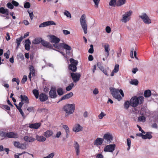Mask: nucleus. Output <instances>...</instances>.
<instances>
[{
  "mask_svg": "<svg viewBox=\"0 0 158 158\" xmlns=\"http://www.w3.org/2000/svg\"><path fill=\"white\" fill-rule=\"evenodd\" d=\"M110 90L111 94L113 97L115 99H117L119 101L121 100L122 99V98L119 94V93H120L123 97L124 96L123 92L121 89H120L119 90L118 89L110 87Z\"/></svg>",
  "mask_w": 158,
  "mask_h": 158,
  "instance_id": "obj_1",
  "label": "nucleus"
},
{
  "mask_svg": "<svg viewBox=\"0 0 158 158\" xmlns=\"http://www.w3.org/2000/svg\"><path fill=\"white\" fill-rule=\"evenodd\" d=\"M144 101L143 96H135L132 98L130 100V105L133 107H137L138 105L143 103Z\"/></svg>",
  "mask_w": 158,
  "mask_h": 158,
  "instance_id": "obj_2",
  "label": "nucleus"
},
{
  "mask_svg": "<svg viewBox=\"0 0 158 158\" xmlns=\"http://www.w3.org/2000/svg\"><path fill=\"white\" fill-rule=\"evenodd\" d=\"M75 105L74 104H66L64 106L63 110L65 112V116L72 114L74 112Z\"/></svg>",
  "mask_w": 158,
  "mask_h": 158,
  "instance_id": "obj_3",
  "label": "nucleus"
},
{
  "mask_svg": "<svg viewBox=\"0 0 158 158\" xmlns=\"http://www.w3.org/2000/svg\"><path fill=\"white\" fill-rule=\"evenodd\" d=\"M80 22L81 26L83 29L85 34L87 33V25L86 20V15L85 14L82 15L80 19Z\"/></svg>",
  "mask_w": 158,
  "mask_h": 158,
  "instance_id": "obj_4",
  "label": "nucleus"
},
{
  "mask_svg": "<svg viewBox=\"0 0 158 158\" xmlns=\"http://www.w3.org/2000/svg\"><path fill=\"white\" fill-rule=\"evenodd\" d=\"M69 61L71 64L69 66V69L73 72H76L77 69V66L78 63V61L75 60L73 58H70L69 59Z\"/></svg>",
  "mask_w": 158,
  "mask_h": 158,
  "instance_id": "obj_5",
  "label": "nucleus"
},
{
  "mask_svg": "<svg viewBox=\"0 0 158 158\" xmlns=\"http://www.w3.org/2000/svg\"><path fill=\"white\" fill-rule=\"evenodd\" d=\"M53 46L57 49H60L61 48H63L69 51H70L71 50V47L65 43H56L53 44Z\"/></svg>",
  "mask_w": 158,
  "mask_h": 158,
  "instance_id": "obj_6",
  "label": "nucleus"
},
{
  "mask_svg": "<svg viewBox=\"0 0 158 158\" xmlns=\"http://www.w3.org/2000/svg\"><path fill=\"white\" fill-rule=\"evenodd\" d=\"M132 11L129 10L126 12L122 15V19L121 21L124 23H126L131 19L130 16L131 15Z\"/></svg>",
  "mask_w": 158,
  "mask_h": 158,
  "instance_id": "obj_7",
  "label": "nucleus"
},
{
  "mask_svg": "<svg viewBox=\"0 0 158 158\" xmlns=\"http://www.w3.org/2000/svg\"><path fill=\"white\" fill-rule=\"evenodd\" d=\"M139 17L143 20V22L146 24H149L151 23V19L146 13H143Z\"/></svg>",
  "mask_w": 158,
  "mask_h": 158,
  "instance_id": "obj_8",
  "label": "nucleus"
},
{
  "mask_svg": "<svg viewBox=\"0 0 158 158\" xmlns=\"http://www.w3.org/2000/svg\"><path fill=\"white\" fill-rule=\"evenodd\" d=\"M116 145L114 144L108 145L105 147L104 151L105 152H113L115 150Z\"/></svg>",
  "mask_w": 158,
  "mask_h": 158,
  "instance_id": "obj_9",
  "label": "nucleus"
},
{
  "mask_svg": "<svg viewBox=\"0 0 158 158\" xmlns=\"http://www.w3.org/2000/svg\"><path fill=\"white\" fill-rule=\"evenodd\" d=\"M71 76L73 82L75 83L79 80L81 77L80 74L77 73H71Z\"/></svg>",
  "mask_w": 158,
  "mask_h": 158,
  "instance_id": "obj_10",
  "label": "nucleus"
},
{
  "mask_svg": "<svg viewBox=\"0 0 158 158\" xmlns=\"http://www.w3.org/2000/svg\"><path fill=\"white\" fill-rule=\"evenodd\" d=\"M49 37L50 41L52 43H58L60 40L59 38L54 35H49Z\"/></svg>",
  "mask_w": 158,
  "mask_h": 158,
  "instance_id": "obj_11",
  "label": "nucleus"
},
{
  "mask_svg": "<svg viewBox=\"0 0 158 158\" xmlns=\"http://www.w3.org/2000/svg\"><path fill=\"white\" fill-rule=\"evenodd\" d=\"M49 95L50 97L52 98H54L56 97L57 94L55 88H51V90L49 92Z\"/></svg>",
  "mask_w": 158,
  "mask_h": 158,
  "instance_id": "obj_12",
  "label": "nucleus"
},
{
  "mask_svg": "<svg viewBox=\"0 0 158 158\" xmlns=\"http://www.w3.org/2000/svg\"><path fill=\"white\" fill-rule=\"evenodd\" d=\"M73 146L76 151L77 156H79L80 153V145L77 142L75 141L74 142Z\"/></svg>",
  "mask_w": 158,
  "mask_h": 158,
  "instance_id": "obj_13",
  "label": "nucleus"
},
{
  "mask_svg": "<svg viewBox=\"0 0 158 158\" xmlns=\"http://www.w3.org/2000/svg\"><path fill=\"white\" fill-rule=\"evenodd\" d=\"M19 136L16 133L14 132H7V137L8 138L16 139L18 138Z\"/></svg>",
  "mask_w": 158,
  "mask_h": 158,
  "instance_id": "obj_14",
  "label": "nucleus"
},
{
  "mask_svg": "<svg viewBox=\"0 0 158 158\" xmlns=\"http://www.w3.org/2000/svg\"><path fill=\"white\" fill-rule=\"evenodd\" d=\"M82 130L83 127L78 124H75L73 129V131L76 132L81 131H82Z\"/></svg>",
  "mask_w": 158,
  "mask_h": 158,
  "instance_id": "obj_15",
  "label": "nucleus"
},
{
  "mask_svg": "<svg viewBox=\"0 0 158 158\" xmlns=\"http://www.w3.org/2000/svg\"><path fill=\"white\" fill-rule=\"evenodd\" d=\"M41 43L43 46L46 48H52V45L49 42L46 41L44 40H41Z\"/></svg>",
  "mask_w": 158,
  "mask_h": 158,
  "instance_id": "obj_16",
  "label": "nucleus"
},
{
  "mask_svg": "<svg viewBox=\"0 0 158 158\" xmlns=\"http://www.w3.org/2000/svg\"><path fill=\"white\" fill-rule=\"evenodd\" d=\"M104 138L107 141V143L108 144L111 143V141L113 139V137L110 134H105L104 136Z\"/></svg>",
  "mask_w": 158,
  "mask_h": 158,
  "instance_id": "obj_17",
  "label": "nucleus"
},
{
  "mask_svg": "<svg viewBox=\"0 0 158 158\" xmlns=\"http://www.w3.org/2000/svg\"><path fill=\"white\" fill-rule=\"evenodd\" d=\"M104 139L101 138H98L96 139L94 141V144L97 146H98L101 145Z\"/></svg>",
  "mask_w": 158,
  "mask_h": 158,
  "instance_id": "obj_18",
  "label": "nucleus"
},
{
  "mask_svg": "<svg viewBox=\"0 0 158 158\" xmlns=\"http://www.w3.org/2000/svg\"><path fill=\"white\" fill-rule=\"evenodd\" d=\"M73 95V94L72 92H71L67 94L64 96L62 97L59 100V101L58 102H60L63 100L68 99L71 97Z\"/></svg>",
  "mask_w": 158,
  "mask_h": 158,
  "instance_id": "obj_19",
  "label": "nucleus"
},
{
  "mask_svg": "<svg viewBox=\"0 0 158 158\" xmlns=\"http://www.w3.org/2000/svg\"><path fill=\"white\" fill-rule=\"evenodd\" d=\"M48 96L46 94L42 93L39 96V99L41 102H44L48 99Z\"/></svg>",
  "mask_w": 158,
  "mask_h": 158,
  "instance_id": "obj_20",
  "label": "nucleus"
},
{
  "mask_svg": "<svg viewBox=\"0 0 158 158\" xmlns=\"http://www.w3.org/2000/svg\"><path fill=\"white\" fill-rule=\"evenodd\" d=\"M41 125V123H32L29 124L28 127L31 129H38Z\"/></svg>",
  "mask_w": 158,
  "mask_h": 158,
  "instance_id": "obj_21",
  "label": "nucleus"
},
{
  "mask_svg": "<svg viewBox=\"0 0 158 158\" xmlns=\"http://www.w3.org/2000/svg\"><path fill=\"white\" fill-rule=\"evenodd\" d=\"M23 102L22 101L19 103L18 106L19 108H18V110H19V112H20V113L21 114L23 117L24 118L25 117L24 115V114L22 110L21 109V107L23 105Z\"/></svg>",
  "mask_w": 158,
  "mask_h": 158,
  "instance_id": "obj_22",
  "label": "nucleus"
},
{
  "mask_svg": "<svg viewBox=\"0 0 158 158\" xmlns=\"http://www.w3.org/2000/svg\"><path fill=\"white\" fill-rule=\"evenodd\" d=\"M24 140L27 142H32L35 140V139L32 137L27 136H25L24 137Z\"/></svg>",
  "mask_w": 158,
  "mask_h": 158,
  "instance_id": "obj_23",
  "label": "nucleus"
},
{
  "mask_svg": "<svg viewBox=\"0 0 158 158\" xmlns=\"http://www.w3.org/2000/svg\"><path fill=\"white\" fill-rule=\"evenodd\" d=\"M25 42V44L24 46L25 49L27 51H29L30 49L31 42L29 39L26 40Z\"/></svg>",
  "mask_w": 158,
  "mask_h": 158,
  "instance_id": "obj_24",
  "label": "nucleus"
},
{
  "mask_svg": "<svg viewBox=\"0 0 158 158\" xmlns=\"http://www.w3.org/2000/svg\"><path fill=\"white\" fill-rule=\"evenodd\" d=\"M36 139L39 142H44L46 140V138L43 135H37L35 137Z\"/></svg>",
  "mask_w": 158,
  "mask_h": 158,
  "instance_id": "obj_25",
  "label": "nucleus"
},
{
  "mask_svg": "<svg viewBox=\"0 0 158 158\" xmlns=\"http://www.w3.org/2000/svg\"><path fill=\"white\" fill-rule=\"evenodd\" d=\"M0 13L2 14H5L7 15L9 14V10L7 9H5L3 7L0 8Z\"/></svg>",
  "mask_w": 158,
  "mask_h": 158,
  "instance_id": "obj_26",
  "label": "nucleus"
},
{
  "mask_svg": "<svg viewBox=\"0 0 158 158\" xmlns=\"http://www.w3.org/2000/svg\"><path fill=\"white\" fill-rule=\"evenodd\" d=\"M53 134V132L52 131L48 130L44 132V135L45 137L48 138L51 136Z\"/></svg>",
  "mask_w": 158,
  "mask_h": 158,
  "instance_id": "obj_27",
  "label": "nucleus"
},
{
  "mask_svg": "<svg viewBox=\"0 0 158 158\" xmlns=\"http://www.w3.org/2000/svg\"><path fill=\"white\" fill-rule=\"evenodd\" d=\"M20 98L21 99L22 102L27 104L29 103L28 98L26 96L21 95Z\"/></svg>",
  "mask_w": 158,
  "mask_h": 158,
  "instance_id": "obj_28",
  "label": "nucleus"
},
{
  "mask_svg": "<svg viewBox=\"0 0 158 158\" xmlns=\"http://www.w3.org/2000/svg\"><path fill=\"white\" fill-rule=\"evenodd\" d=\"M126 0H118L116 2V6H119L125 4Z\"/></svg>",
  "mask_w": 158,
  "mask_h": 158,
  "instance_id": "obj_29",
  "label": "nucleus"
},
{
  "mask_svg": "<svg viewBox=\"0 0 158 158\" xmlns=\"http://www.w3.org/2000/svg\"><path fill=\"white\" fill-rule=\"evenodd\" d=\"M63 128L65 130V132L66 133V137L68 138L69 135V128L66 125H64L63 126Z\"/></svg>",
  "mask_w": 158,
  "mask_h": 158,
  "instance_id": "obj_30",
  "label": "nucleus"
},
{
  "mask_svg": "<svg viewBox=\"0 0 158 158\" xmlns=\"http://www.w3.org/2000/svg\"><path fill=\"white\" fill-rule=\"evenodd\" d=\"M151 95V92L149 90H146L144 92V96L145 98H148Z\"/></svg>",
  "mask_w": 158,
  "mask_h": 158,
  "instance_id": "obj_31",
  "label": "nucleus"
},
{
  "mask_svg": "<svg viewBox=\"0 0 158 158\" xmlns=\"http://www.w3.org/2000/svg\"><path fill=\"white\" fill-rule=\"evenodd\" d=\"M42 40L40 38H38L35 39L32 41V43L34 44H37L41 43V40Z\"/></svg>",
  "mask_w": 158,
  "mask_h": 158,
  "instance_id": "obj_32",
  "label": "nucleus"
},
{
  "mask_svg": "<svg viewBox=\"0 0 158 158\" xmlns=\"http://www.w3.org/2000/svg\"><path fill=\"white\" fill-rule=\"evenodd\" d=\"M109 45L107 44H105V45L104 46L105 51L107 53V57H108L109 55V52L110 51V49L109 48Z\"/></svg>",
  "mask_w": 158,
  "mask_h": 158,
  "instance_id": "obj_33",
  "label": "nucleus"
},
{
  "mask_svg": "<svg viewBox=\"0 0 158 158\" xmlns=\"http://www.w3.org/2000/svg\"><path fill=\"white\" fill-rule=\"evenodd\" d=\"M143 139H150L152 137V136L151 135L150 132H148L145 135H143Z\"/></svg>",
  "mask_w": 158,
  "mask_h": 158,
  "instance_id": "obj_34",
  "label": "nucleus"
},
{
  "mask_svg": "<svg viewBox=\"0 0 158 158\" xmlns=\"http://www.w3.org/2000/svg\"><path fill=\"white\" fill-rule=\"evenodd\" d=\"M130 83L131 85H137L138 84L139 81L137 79H132L130 81Z\"/></svg>",
  "mask_w": 158,
  "mask_h": 158,
  "instance_id": "obj_35",
  "label": "nucleus"
},
{
  "mask_svg": "<svg viewBox=\"0 0 158 158\" xmlns=\"http://www.w3.org/2000/svg\"><path fill=\"white\" fill-rule=\"evenodd\" d=\"M29 69L30 71V73H32L33 76L35 75V70L33 66L31 65H30L29 66Z\"/></svg>",
  "mask_w": 158,
  "mask_h": 158,
  "instance_id": "obj_36",
  "label": "nucleus"
},
{
  "mask_svg": "<svg viewBox=\"0 0 158 158\" xmlns=\"http://www.w3.org/2000/svg\"><path fill=\"white\" fill-rule=\"evenodd\" d=\"M116 0H111L109 3V5L110 6L115 7V6H116Z\"/></svg>",
  "mask_w": 158,
  "mask_h": 158,
  "instance_id": "obj_37",
  "label": "nucleus"
},
{
  "mask_svg": "<svg viewBox=\"0 0 158 158\" xmlns=\"http://www.w3.org/2000/svg\"><path fill=\"white\" fill-rule=\"evenodd\" d=\"M33 93L36 98H38L39 97V95L38 90L36 89H34L33 90Z\"/></svg>",
  "mask_w": 158,
  "mask_h": 158,
  "instance_id": "obj_38",
  "label": "nucleus"
},
{
  "mask_svg": "<svg viewBox=\"0 0 158 158\" xmlns=\"http://www.w3.org/2000/svg\"><path fill=\"white\" fill-rule=\"evenodd\" d=\"M74 86L73 83H72L66 88V90L67 91L70 90Z\"/></svg>",
  "mask_w": 158,
  "mask_h": 158,
  "instance_id": "obj_39",
  "label": "nucleus"
},
{
  "mask_svg": "<svg viewBox=\"0 0 158 158\" xmlns=\"http://www.w3.org/2000/svg\"><path fill=\"white\" fill-rule=\"evenodd\" d=\"M64 14L67 18L69 17L70 18H71L72 17L70 13L67 10H65L64 12Z\"/></svg>",
  "mask_w": 158,
  "mask_h": 158,
  "instance_id": "obj_40",
  "label": "nucleus"
},
{
  "mask_svg": "<svg viewBox=\"0 0 158 158\" xmlns=\"http://www.w3.org/2000/svg\"><path fill=\"white\" fill-rule=\"evenodd\" d=\"M138 121L139 122H144L146 121V118L144 116H139L138 118Z\"/></svg>",
  "mask_w": 158,
  "mask_h": 158,
  "instance_id": "obj_41",
  "label": "nucleus"
},
{
  "mask_svg": "<svg viewBox=\"0 0 158 158\" xmlns=\"http://www.w3.org/2000/svg\"><path fill=\"white\" fill-rule=\"evenodd\" d=\"M57 92L58 94L60 96L63 95L64 94L63 90L61 88H59L57 89Z\"/></svg>",
  "mask_w": 158,
  "mask_h": 158,
  "instance_id": "obj_42",
  "label": "nucleus"
},
{
  "mask_svg": "<svg viewBox=\"0 0 158 158\" xmlns=\"http://www.w3.org/2000/svg\"><path fill=\"white\" fill-rule=\"evenodd\" d=\"M106 114L103 112H101L98 115V118L99 119H102L104 116H106Z\"/></svg>",
  "mask_w": 158,
  "mask_h": 158,
  "instance_id": "obj_43",
  "label": "nucleus"
},
{
  "mask_svg": "<svg viewBox=\"0 0 158 158\" xmlns=\"http://www.w3.org/2000/svg\"><path fill=\"white\" fill-rule=\"evenodd\" d=\"M18 148L23 150L26 149L27 148L26 145L24 143H20Z\"/></svg>",
  "mask_w": 158,
  "mask_h": 158,
  "instance_id": "obj_44",
  "label": "nucleus"
},
{
  "mask_svg": "<svg viewBox=\"0 0 158 158\" xmlns=\"http://www.w3.org/2000/svg\"><path fill=\"white\" fill-rule=\"evenodd\" d=\"M46 22V23L47 26L53 25H56V23H55L52 21H48Z\"/></svg>",
  "mask_w": 158,
  "mask_h": 158,
  "instance_id": "obj_45",
  "label": "nucleus"
},
{
  "mask_svg": "<svg viewBox=\"0 0 158 158\" xmlns=\"http://www.w3.org/2000/svg\"><path fill=\"white\" fill-rule=\"evenodd\" d=\"M127 144L128 146V148H127V150H129L130 148L131 144V140L130 139L128 138L127 139Z\"/></svg>",
  "mask_w": 158,
  "mask_h": 158,
  "instance_id": "obj_46",
  "label": "nucleus"
},
{
  "mask_svg": "<svg viewBox=\"0 0 158 158\" xmlns=\"http://www.w3.org/2000/svg\"><path fill=\"white\" fill-rule=\"evenodd\" d=\"M130 105V102H129L128 101L125 102L124 104L125 108L126 109H128Z\"/></svg>",
  "mask_w": 158,
  "mask_h": 158,
  "instance_id": "obj_47",
  "label": "nucleus"
},
{
  "mask_svg": "<svg viewBox=\"0 0 158 158\" xmlns=\"http://www.w3.org/2000/svg\"><path fill=\"white\" fill-rule=\"evenodd\" d=\"M119 65L118 64H116L115 66L114 69L113 70L115 73H117L119 70Z\"/></svg>",
  "mask_w": 158,
  "mask_h": 158,
  "instance_id": "obj_48",
  "label": "nucleus"
},
{
  "mask_svg": "<svg viewBox=\"0 0 158 158\" xmlns=\"http://www.w3.org/2000/svg\"><path fill=\"white\" fill-rule=\"evenodd\" d=\"M27 77L26 75H24L21 81V83L22 84H24L27 80Z\"/></svg>",
  "mask_w": 158,
  "mask_h": 158,
  "instance_id": "obj_49",
  "label": "nucleus"
},
{
  "mask_svg": "<svg viewBox=\"0 0 158 158\" xmlns=\"http://www.w3.org/2000/svg\"><path fill=\"white\" fill-rule=\"evenodd\" d=\"M27 12L29 14V16L31 19L32 20L33 19L34 17V15L33 14V12L29 10L27 11Z\"/></svg>",
  "mask_w": 158,
  "mask_h": 158,
  "instance_id": "obj_50",
  "label": "nucleus"
},
{
  "mask_svg": "<svg viewBox=\"0 0 158 158\" xmlns=\"http://www.w3.org/2000/svg\"><path fill=\"white\" fill-rule=\"evenodd\" d=\"M90 48L88 50V52L90 53H93L94 52L93 46L92 44L90 45Z\"/></svg>",
  "mask_w": 158,
  "mask_h": 158,
  "instance_id": "obj_51",
  "label": "nucleus"
},
{
  "mask_svg": "<svg viewBox=\"0 0 158 158\" xmlns=\"http://www.w3.org/2000/svg\"><path fill=\"white\" fill-rule=\"evenodd\" d=\"M31 6L29 2H26L24 5V7L25 8H28L30 7Z\"/></svg>",
  "mask_w": 158,
  "mask_h": 158,
  "instance_id": "obj_52",
  "label": "nucleus"
},
{
  "mask_svg": "<svg viewBox=\"0 0 158 158\" xmlns=\"http://www.w3.org/2000/svg\"><path fill=\"white\" fill-rule=\"evenodd\" d=\"M20 143L19 142L17 141H15L13 142V144L14 146L17 148H19V146L20 144Z\"/></svg>",
  "mask_w": 158,
  "mask_h": 158,
  "instance_id": "obj_53",
  "label": "nucleus"
},
{
  "mask_svg": "<svg viewBox=\"0 0 158 158\" xmlns=\"http://www.w3.org/2000/svg\"><path fill=\"white\" fill-rule=\"evenodd\" d=\"M0 135L2 137H7V133L2 131L0 133Z\"/></svg>",
  "mask_w": 158,
  "mask_h": 158,
  "instance_id": "obj_54",
  "label": "nucleus"
},
{
  "mask_svg": "<svg viewBox=\"0 0 158 158\" xmlns=\"http://www.w3.org/2000/svg\"><path fill=\"white\" fill-rule=\"evenodd\" d=\"M121 52L122 49L121 48H119L118 51L117 52V56L118 57H119L121 56Z\"/></svg>",
  "mask_w": 158,
  "mask_h": 158,
  "instance_id": "obj_55",
  "label": "nucleus"
},
{
  "mask_svg": "<svg viewBox=\"0 0 158 158\" xmlns=\"http://www.w3.org/2000/svg\"><path fill=\"white\" fill-rule=\"evenodd\" d=\"M7 6L9 8L12 9L14 8V6L10 2L8 3L7 4Z\"/></svg>",
  "mask_w": 158,
  "mask_h": 158,
  "instance_id": "obj_56",
  "label": "nucleus"
},
{
  "mask_svg": "<svg viewBox=\"0 0 158 158\" xmlns=\"http://www.w3.org/2000/svg\"><path fill=\"white\" fill-rule=\"evenodd\" d=\"M23 40V39L22 37H21L17 39L16 40V43L17 44H20V43Z\"/></svg>",
  "mask_w": 158,
  "mask_h": 158,
  "instance_id": "obj_57",
  "label": "nucleus"
},
{
  "mask_svg": "<svg viewBox=\"0 0 158 158\" xmlns=\"http://www.w3.org/2000/svg\"><path fill=\"white\" fill-rule=\"evenodd\" d=\"M97 66L101 70H102L104 68L103 66L102 65L101 63L100 62H98L97 63Z\"/></svg>",
  "mask_w": 158,
  "mask_h": 158,
  "instance_id": "obj_58",
  "label": "nucleus"
},
{
  "mask_svg": "<svg viewBox=\"0 0 158 158\" xmlns=\"http://www.w3.org/2000/svg\"><path fill=\"white\" fill-rule=\"evenodd\" d=\"M47 26L46 22H44L43 23H41L39 26L40 27H43Z\"/></svg>",
  "mask_w": 158,
  "mask_h": 158,
  "instance_id": "obj_59",
  "label": "nucleus"
},
{
  "mask_svg": "<svg viewBox=\"0 0 158 158\" xmlns=\"http://www.w3.org/2000/svg\"><path fill=\"white\" fill-rule=\"evenodd\" d=\"M93 1L95 4V6L97 7H98L100 0H93Z\"/></svg>",
  "mask_w": 158,
  "mask_h": 158,
  "instance_id": "obj_60",
  "label": "nucleus"
},
{
  "mask_svg": "<svg viewBox=\"0 0 158 158\" xmlns=\"http://www.w3.org/2000/svg\"><path fill=\"white\" fill-rule=\"evenodd\" d=\"M3 107L4 109L8 110H10V107L7 105H4L3 106Z\"/></svg>",
  "mask_w": 158,
  "mask_h": 158,
  "instance_id": "obj_61",
  "label": "nucleus"
},
{
  "mask_svg": "<svg viewBox=\"0 0 158 158\" xmlns=\"http://www.w3.org/2000/svg\"><path fill=\"white\" fill-rule=\"evenodd\" d=\"M106 31L108 33H110L111 32V29L110 27L107 26L106 28Z\"/></svg>",
  "mask_w": 158,
  "mask_h": 158,
  "instance_id": "obj_62",
  "label": "nucleus"
},
{
  "mask_svg": "<svg viewBox=\"0 0 158 158\" xmlns=\"http://www.w3.org/2000/svg\"><path fill=\"white\" fill-rule=\"evenodd\" d=\"M99 93L98 89L97 88H95L93 91V93L94 94L96 95Z\"/></svg>",
  "mask_w": 158,
  "mask_h": 158,
  "instance_id": "obj_63",
  "label": "nucleus"
},
{
  "mask_svg": "<svg viewBox=\"0 0 158 158\" xmlns=\"http://www.w3.org/2000/svg\"><path fill=\"white\" fill-rule=\"evenodd\" d=\"M96 158H103V156L101 153L96 155Z\"/></svg>",
  "mask_w": 158,
  "mask_h": 158,
  "instance_id": "obj_64",
  "label": "nucleus"
}]
</instances>
